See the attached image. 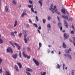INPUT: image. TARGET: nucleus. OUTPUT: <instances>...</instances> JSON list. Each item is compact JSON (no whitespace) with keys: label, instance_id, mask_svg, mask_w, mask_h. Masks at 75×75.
<instances>
[{"label":"nucleus","instance_id":"1","mask_svg":"<svg viewBox=\"0 0 75 75\" xmlns=\"http://www.w3.org/2000/svg\"><path fill=\"white\" fill-rule=\"evenodd\" d=\"M26 70V71L25 72V73L27 75H31V74L28 72H32L33 71V69L28 68H27Z\"/></svg>","mask_w":75,"mask_h":75},{"label":"nucleus","instance_id":"2","mask_svg":"<svg viewBox=\"0 0 75 75\" xmlns=\"http://www.w3.org/2000/svg\"><path fill=\"white\" fill-rule=\"evenodd\" d=\"M23 56L25 58H27L28 59H30V58H31V56H28V55L25 54V52H23Z\"/></svg>","mask_w":75,"mask_h":75},{"label":"nucleus","instance_id":"3","mask_svg":"<svg viewBox=\"0 0 75 75\" xmlns=\"http://www.w3.org/2000/svg\"><path fill=\"white\" fill-rule=\"evenodd\" d=\"M6 51L7 52H11V53H13V51L12 50V49L10 47H8Z\"/></svg>","mask_w":75,"mask_h":75},{"label":"nucleus","instance_id":"4","mask_svg":"<svg viewBox=\"0 0 75 75\" xmlns=\"http://www.w3.org/2000/svg\"><path fill=\"white\" fill-rule=\"evenodd\" d=\"M57 6H54V8L52 10V13H54L56 11H57Z\"/></svg>","mask_w":75,"mask_h":75},{"label":"nucleus","instance_id":"5","mask_svg":"<svg viewBox=\"0 0 75 75\" xmlns=\"http://www.w3.org/2000/svg\"><path fill=\"white\" fill-rule=\"evenodd\" d=\"M23 33L24 35V38H26L27 36L28 33H27V30H24L23 31Z\"/></svg>","mask_w":75,"mask_h":75},{"label":"nucleus","instance_id":"6","mask_svg":"<svg viewBox=\"0 0 75 75\" xmlns=\"http://www.w3.org/2000/svg\"><path fill=\"white\" fill-rule=\"evenodd\" d=\"M33 61L35 64L36 65H39V64L38 62L35 59V58L33 59Z\"/></svg>","mask_w":75,"mask_h":75},{"label":"nucleus","instance_id":"7","mask_svg":"<svg viewBox=\"0 0 75 75\" xmlns=\"http://www.w3.org/2000/svg\"><path fill=\"white\" fill-rule=\"evenodd\" d=\"M12 57L13 58H14V59H17V54H15L12 55Z\"/></svg>","mask_w":75,"mask_h":75},{"label":"nucleus","instance_id":"8","mask_svg":"<svg viewBox=\"0 0 75 75\" xmlns=\"http://www.w3.org/2000/svg\"><path fill=\"white\" fill-rule=\"evenodd\" d=\"M61 16L63 18H64V19H65L66 20H68V17L67 16L61 15Z\"/></svg>","mask_w":75,"mask_h":75},{"label":"nucleus","instance_id":"9","mask_svg":"<svg viewBox=\"0 0 75 75\" xmlns=\"http://www.w3.org/2000/svg\"><path fill=\"white\" fill-rule=\"evenodd\" d=\"M17 65H18L19 67V68L21 69V68H22V65L20 63L17 62Z\"/></svg>","mask_w":75,"mask_h":75},{"label":"nucleus","instance_id":"10","mask_svg":"<svg viewBox=\"0 0 75 75\" xmlns=\"http://www.w3.org/2000/svg\"><path fill=\"white\" fill-rule=\"evenodd\" d=\"M14 68L15 69H16V71H18V72H20V71L18 69V67H17V65H15V66Z\"/></svg>","mask_w":75,"mask_h":75},{"label":"nucleus","instance_id":"11","mask_svg":"<svg viewBox=\"0 0 75 75\" xmlns=\"http://www.w3.org/2000/svg\"><path fill=\"white\" fill-rule=\"evenodd\" d=\"M42 0H39L38 1L40 5V7H42Z\"/></svg>","mask_w":75,"mask_h":75},{"label":"nucleus","instance_id":"12","mask_svg":"<svg viewBox=\"0 0 75 75\" xmlns=\"http://www.w3.org/2000/svg\"><path fill=\"white\" fill-rule=\"evenodd\" d=\"M64 24L65 26L66 27H68V23H67V21H64Z\"/></svg>","mask_w":75,"mask_h":75},{"label":"nucleus","instance_id":"13","mask_svg":"<svg viewBox=\"0 0 75 75\" xmlns=\"http://www.w3.org/2000/svg\"><path fill=\"white\" fill-rule=\"evenodd\" d=\"M39 47L38 48V50L39 51L40 50V48L42 47V44H41V43L39 42Z\"/></svg>","mask_w":75,"mask_h":75},{"label":"nucleus","instance_id":"14","mask_svg":"<svg viewBox=\"0 0 75 75\" xmlns=\"http://www.w3.org/2000/svg\"><path fill=\"white\" fill-rule=\"evenodd\" d=\"M64 56H66L67 57H69L70 59H71V56L69 54H64Z\"/></svg>","mask_w":75,"mask_h":75},{"label":"nucleus","instance_id":"15","mask_svg":"<svg viewBox=\"0 0 75 75\" xmlns=\"http://www.w3.org/2000/svg\"><path fill=\"white\" fill-rule=\"evenodd\" d=\"M27 14L25 12H23L22 14L21 15V17H24V16H25V15H27Z\"/></svg>","mask_w":75,"mask_h":75},{"label":"nucleus","instance_id":"16","mask_svg":"<svg viewBox=\"0 0 75 75\" xmlns=\"http://www.w3.org/2000/svg\"><path fill=\"white\" fill-rule=\"evenodd\" d=\"M63 14H65V9L64 8H63L61 10Z\"/></svg>","mask_w":75,"mask_h":75},{"label":"nucleus","instance_id":"17","mask_svg":"<svg viewBox=\"0 0 75 75\" xmlns=\"http://www.w3.org/2000/svg\"><path fill=\"white\" fill-rule=\"evenodd\" d=\"M63 47L64 48H65L67 47V45H66L65 44V43L64 42H63Z\"/></svg>","mask_w":75,"mask_h":75},{"label":"nucleus","instance_id":"18","mask_svg":"<svg viewBox=\"0 0 75 75\" xmlns=\"http://www.w3.org/2000/svg\"><path fill=\"white\" fill-rule=\"evenodd\" d=\"M8 7H7V6H6L5 7V11L7 12H8Z\"/></svg>","mask_w":75,"mask_h":75},{"label":"nucleus","instance_id":"19","mask_svg":"<svg viewBox=\"0 0 75 75\" xmlns=\"http://www.w3.org/2000/svg\"><path fill=\"white\" fill-rule=\"evenodd\" d=\"M73 20L72 18H71V17H69L68 18V19H67V20L68 21H72Z\"/></svg>","mask_w":75,"mask_h":75},{"label":"nucleus","instance_id":"20","mask_svg":"<svg viewBox=\"0 0 75 75\" xmlns=\"http://www.w3.org/2000/svg\"><path fill=\"white\" fill-rule=\"evenodd\" d=\"M64 35L65 38H66V39L68 38V36H67V33H64Z\"/></svg>","mask_w":75,"mask_h":75},{"label":"nucleus","instance_id":"21","mask_svg":"<svg viewBox=\"0 0 75 75\" xmlns=\"http://www.w3.org/2000/svg\"><path fill=\"white\" fill-rule=\"evenodd\" d=\"M5 73H6V75H11V74H10L9 72L7 71H6L5 72Z\"/></svg>","mask_w":75,"mask_h":75},{"label":"nucleus","instance_id":"22","mask_svg":"<svg viewBox=\"0 0 75 75\" xmlns=\"http://www.w3.org/2000/svg\"><path fill=\"white\" fill-rule=\"evenodd\" d=\"M17 25V21L16 20L15 21V23L14 25V27H16Z\"/></svg>","mask_w":75,"mask_h":75},{"label":"nucleus","instance_id":"23","mask_svg":"<svg viewBox=\"0 0 75 75\" xmlns=\"http://www.w3.org/2000/svg\"><path fill=\"white\" fill-rule=\"evenodd\" d=\"M12 3L13 4H15V5H16V3H17V2H16V1L15 0H13Z\"/></svg>","mask_w":75,"mask_h":75},{"label":"nucleus","instance_id":"24","mask_svg":"<svg viewBox=\"0 0 75 75\" xmlns=\"http://www.w3.org/2000/svg\"><path fill=\"white\" fill-rule=\"evenodd\" d=\"M53 8H54V7H53L52 5H51L49 8L50 10H52V9H53Z\"/></svg>","mask_w":75,"mask_h":75},{"label":"nucleus","instance_id":"25","mask_svg":"<svg viewBox=\"0 0 75 75\" xmlns=\"http://www.w3.org/2000/svg\"><path fill=\"white\" fill-rule=\"evenodd\" d=\"M11 35H12V36L14 37V36H15V35H14V32H11Z\"/></svg>","mask_w":75,"mask_h":75},{"label":"nucleus","instance_id":"26","mask_svg":"<svg viewBox=\"0 0 75 75\" xmlns=\"http://www.w3.org/2000/svg\"><path fill=\"white\" fill-rule=\"evenodd\" d=\"M43 72V73H42ZM41 73V75H46V72L43 71Z\"/></svg>","mask_w":75,"mask_h":75},{"label":"nucleus","instance_id":"27","mask_svg":"<svg viewBox=\"0 0 75 75\" xmlns=\"http://www.w3.org/2000/svg\"><path fill=\"white\" fill-rule=\"evenodd\" d=\"M3 40L1 38H0V44H3Z\"/></svg>","mask_w":75,"mask_h":75},{"label":"nucleus","instance_id":"28","mask_svg":"<svg viewBox=\"0 0 75 75\" xmlns=\"http://www.w3.org/2000/svg\"><path fill=\"white\" fill-rule=\"evenodd\" d=\"M47 28H51V24H48L47 26Z\"/></svg>","mask_w":75,"mask_h":75},{"label":"nucleus","instance_id":"29","mask_svg":"<svg viewBox=\"0 0 75 75\" xmlns=\"http://www.w3.org/2000/svg\"><path fill=\"white\" fill-rule=\"evenodd\" d=\"M69 50H65V52L66 53H67V54H68V53H69Z\"/></svg>","mask_w":75,"mask_h":75},{"label":"nucleus","instance_id":"30","mask_svg":"<svg viewBox=\"0 0 75 75\" xmlns=\"http://www.w3.org/2000/svg\"><path fill=\"white\" fill-rule=\"evenodd\" d=\"M25 38L24 39V40L25 41V43H27V38Z\"/></svg>","mask_w":75,"mask_h":75},{"label":"nucleus","instance_id":"31","mask_svg":"<svg viewBox=\"0 0 75 75\" xmlns=\"http://www.w3.org/2000/svg\"><path fill=\"white\" fill-rule=\"evenodd\" d=\"M9 42L12 45L13 47H15V46L13 45V42H12L11 41H9Z\"/></svg>","mask_w":75,"mask_h":75},{"label":"nucleus","instance_id":"32","mask_svg":"<svg viewBox=\"0 0 75 75\" xmlns=\"http://www.w3.org/2000/svg\"><path fill=\"white\" fill-rule=\"evenodd\" d=\"M62 25V23H59L58 24V26L60 28L61 25Z\"/></svg>","mask_w":75,"mask_h":75},{"label":"nucleus","instance_id":"33","mask_svg":"<svg viewBox=\"0 0 75 75\" xmlns=\"http://www.w3.org/2000/svg\"><path fill=\"white\" fill-rule=\"evenodd\" d=\"M33 25H34L36 28H37V27H38V25H37V24L33 23Z\"/></svg>","mask_w":75,"mask_h":75},{"label":"nucleus","instance_id":"34","mask_svg":"<svg viewBox=\"0 0 75 75\" xmlns=\"http://www.w3.org/2000/svg\"><path fill=\"white\" fill-rule=\"evenodd\" d=\"M31 11L33 13H34V8H33V7H32V8H31Z\"/></svg>","mask_w":75,"mask_h":75},{"label":"nucleus","instance_id":"35","mask_svg":"<svg viewBox=\"0 0 75 75\" xmlns=\"http://www.w3.org/2000/svg\"><path fill=\"white\" fill-rule=\"evenodd\" d=\"M18 47V50H20V48H21V46H19V45H18L17 46Z\"/></svg>","mask_w":75,"mask_h":75},{"label":"nucleus","instance_id":"36","mask_svg":"<svg viewBox=\"0 0 75 75\" xmlns=\"http://www.w3.org/2000/svg\"><path fill=\"white\" fill-rule=\"evenodd\" d=\"M28 21L29 22H30V23H31V24H33V22H32V21H31V20L30 19H29Z\"/></svg>","mask_w":75,"mask_h":75},{"label":"nucleus","instance_id":"37","mask_svg":"<svg viewBox=\"0 0 75 75\" xmlns=\"http://www.w3.org/2000/svg\"><path fill=\"white\" fill-rule=\"evenodd\" d=\"M13 44H14V45H16V46L17 47L18 45V44H17L16 42L13 43Z\"/></svg>","mask_w":75,"mask_h":75},{"label":"nucleus","instance_id":"38","mask_svg":"<svg viewBox=\"0 0 75 75\" xmlns=\"http://www.w3.org/2000/svg\"><path fill=\"white\" fill-rule=\"evenodd\" d=\"M74 70H73L71 71V75H74Z\"/></svg>","mask_w":75,"mask_h":75},{"label":"nucleus","instance_id":"39","mask_svg":"<svg viewBox=\"0 0 75 75\" xmlns=\"http://www.w3.org/2000/svg\"><path fill=\"white\" fill-rule=\"evenodd\" d=\"M35 18H36L37 21H38L39 19H38V16H36Z\"/></svg>","mask_w":75,"mask_h":75},{"label":"nucleus","instance_id":"40","mask_svg":"<svg viewBox=\"0 0 75 75\" xmlns=\"http://www.w3.org/2000/svg\"><path fill=\"white\" fill-rule=\"evenodd\" d=\"M28 7L29 8H31V7H33V5H28Z\"/></svg>","mask_w":75,"mask_h":75},{"label":"nucleus","instance_id":"41","mask_svg":"<svg viewBox=\"0 0 75 75\" xmlns=\"http://www.w3.org/2000/svg\"><path fill=\"white\" fill-rule=\"evenodd\" d=\"M46 21V20L45 19H43V23L45 24V22Z\"/></svg>","mask_w":75,"mask_h":75},{"label":"nucleus","instance_id":"42","mask_svg":"<svg viewBox=\"0 0 75 75\" xmlns=\"http://www.w3.org/2000/svg\"><path fill=\"white\" fill-rule=\"evenodd\" d=\"M19 56H20V58H21V52H19Z\"/></svg>","mask_w":75,"mask_h":75},{"label":"nucleus","instance_id":"43","mask_svg":"<svg viewBox=\"0 0 75 75\" xmlns=\"http://www.w3.org/2000/svg\"><path fill=\"white\" fill-rule=\"evenodd\" d=\"M47 19L48 20H51V17L48 16L47 17Z\"/></svg>","mask_w":75,"mask_h":75},{"label":"nucleus","instance_id":"44","mask_svg":"<svg viewBox=\"0 0 75 75\" xmlns=\"http://www.w3.org/2000/svg\"><path fill=\"white\" fill-rule=\"evenodd\" d=\"M22 33H20L18 37H20V38H21V35H22Z\"/></svg>","mask_w":75,"mask_h":75},{"label":"nucleus","instance_id":"45","mask_svg":"<svg viewBox=\"0 0 75 75\" xmlns=\"http://www.w3.org/2000/svg\"><path fill=\"white\" fill-rule=\"evenodd\" d=\"M71 34H74V30H72L71 31Z\"/></svg>","mask_w":75,"mask_h":75},{"label":"nucleus","instance_id":"46","mask_svg":"<svg viewBox=\"0 0 75 75\" xmlns=\"http://www.w3.org/2000/svg\"><path fill=\"white\" fill-rule=\"evenodd\" d=\"M57 18L58 19V20L59 21V22H60V19L59 18V17L58 16L57 17Z\"/></svg>","mask_w":75,"mask_h":75},{"label":"nucleus","instance_id":"47","mask_svg":"<svg viewBox=\"0 0 75 75\" xmlns=\"http://www.w3.org/2000/svg\"><path fill=\"white\" fill-rule=\"evenodd\" d=\"M38 29L40 30H41V26H40L38 28Z\"/></svg>","mask_w":75,"mask_h":75},{"label":"nucleus","instance_id":"48","mask_svg":"<svg viewBox=\"0 0 75 75\" xmlns=\"http://www.w3.org/2000/svg\"><path fill=\"white\" fill-rule=\"evenodd\" d=\"M3 72V70H2V69H0V73H2Z\"/></svg>","mask_w":75,"mask_h":75},{"label":"nucleus","instance_id":"49","mask_svg":"<svg viewBox=\"0 0 75 75\" xmlns=\"http://www.w3.org/2000/svg\"><path fill=\"white\" fill-rule=\"evenodd\" d=\"M28 51H30L31 50V49H30V47H28Z\"/></svg>","mask_w":75,"mask_h":75},{"label":"nucleus","instance_id":"50","mask_svg":"<svg viewBox=\"0 0 75 75\" xmlns=\"http://www.w3.org/2000/svg\"><path fill=\"white\" fill-rule=\"evenodd\" d=\"M29 2L30 4H33V2L31 1V0H29Z\"/></svg>","mask_w":75,"mask_h":75},{"label":"nucleus","instance_id":"51","mask_svg":"<svg viewBox=\"0 0 75 75\" xmlns=\"http://www.w3.org/2000/svg\"><path fill=\"white\" fill-rule=\"evenodd\" d=\"M57 14H59V15H60V14H61V13H60V12H56Z\"/></svg>","mask_w":75,"mask_h":75},{"label":"nucleus","instance_id":"52","mask_svg":"<svg viewBox=\"0 0 75 75\" xmlns=\"http://www.w3.org/2000/svg\"><path fill=\"white\" fill-rule=\"evenodd\" d=\"M2 61H3V59L0 58V64H1V63Z\"/></svg>","mask_w":75,"mask_h":75},{"label":"nucleus","instance_id":"53","mask_svg":"<svg viewBox=\"0 0 75 75\" xmlns=\"http://www.w3.org/2000/svg\"><path fill=\"white\" fill-rule=\"evenodd\" d=\"M37 31L38 32V33H39V34H41V32H40V30H38Z\"/></svg>","mask_w":75,"mask_h":75},{"label":"nucleus","instance_id":"54","mask_svg":"<svg viewBox=\"0 0 75 75\" xmlns=\"http://www.w3.org/2000/svg\"><path fill=\"white\" fill-rule=\"evenodd\" d=\"M57 68H60V66H59V64H57Z\"/></svg>","mask_w":75,"mask_h":75},{"label":"nucleus","instance_id":"55","mask_svg":"<svg viewBox=\"0 0 75 75\" xmlns=\"http://www.w3.org/2000/svg\"><path fill=\"white\" fill-rule=\"evenodd\" d=\"M61 31H62V27L61 26L60 28Z\"/></svg>","mask_w":75,"mask_h":75},{"label":"nucleus","instance_id":"56","mask_svg":"<svg viewBox=\"0 0 75 75\" xmlns=\"http://www.w3.org/2000/svg\"><path fill=\"white\" fill-rule=\"evenodd\" d=\"M29 24H27L26 25V27H29Z\"/></svg>","mask_w":75,"mask_h":75},{"label":"nucleus","instance_id":"57","mask_svg":"<svg viewBox=\"0 0 75 75\" xmlns=\"http://www.w3.org/2000/svg\"><path fill=\"white\" fill-rule=\"evenodd\" d=\"M51 53H52V54H54V51H51Z\"/></svg>","mask_w":75,"mask_h":75},{"label":"nucleus","instance_id":"58","mask_svg":"<svg viewBox=\"0 0 75 75\" xmlns=\"http://www.w3.org/2000/svg\"><path fill=\"white\" fill-rule=\"evenodd\" d=\"M18 7L19 8H20V7H21V5H19Z\"/></svg>","mask_w":75,"mask_h":75},{"label":"nucleus","instance_id":"59","mask_svg":"<svg viewBox=\"0 0 75 75\" xmlns=\"http://www.w3.org/2000/svg\"><path fill=\"white\" fill-rule=\"evenodd\" d=\"M73 40H74V41H75V37H73Z\"/></svg>","mask_w":75,"mask_h":75},{"label":"nucleus","instance_id":"60","mask_svg":"<svg viewBox=\"0 0 75 75\" xmlns=\"http://www.w3.org/2000/svg\"><path fill=\"white\" fill-rule=\"evenodd\" d=\"M35 14H37V12L36 11H35Z\"/></svg>","mask_w":75,"mask_h":75},{"label":"nucleus","instance_id":"61","mask_svg":"<svg viewBox=\"0 0 75 75\" xmlns=\"http://www.w3.org/2000/svg\"><path fill=\"white\" fill-rule=\"evenodd\" d=\"M58 54L59 55H60V54H61V51H59V53H58Z\"/></svg>","mask_w":75,"mask_h":75},{"label":"nucleus","instance_id":"62","mask_svg":"<svg viewBox=\"0 0 75 75\" xmlns=\"http://www.w3.org/2000/svg\"><path fill=\"white\" fill-rule=\"evenodd\" d=\"M14 33H15V34H16V33H17V32L16 31H15L14 32Z\"/></svg>","mask_w":75,"mask_h":75},{"label":"nucleus","instance_id":"63","mask_svg":"<svg viewBox=\"0 0 75 75\" xmlns=\"http://www.w3.org/2000/svg\"><path fill=\"white\" fill-rule=\"evenodd\" d=\"M72 28L73 29H74V25H72Z\"/></svg>","mask_w":75,"mask_h":75},{"label":"nucleus","instance_id":"64","mask_svg":"<svg viewBox=\"0 0 75 75\" xmlns=\"http://www.w3.org/2000/svg\"><path fill=\"white\" fill-rule=\"evenodd\" d=\"M73 44H74V45L75 46V42H73Z\"/></svg>","mask_w":75,"mask_h":75}]
</instances>
